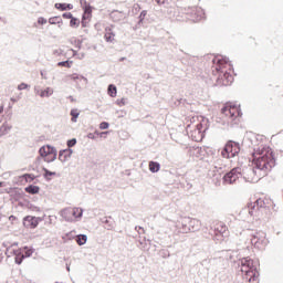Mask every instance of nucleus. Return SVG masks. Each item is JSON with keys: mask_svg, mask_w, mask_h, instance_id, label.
Returning <instances> with one entry per match:
<instances>
[{"mask_svg": "<svg viewBox=\"0 0 283 283\" xmlns=\"http://www.w3.org/2000/svg\"><path fill=\"white\" fill-rule=\"evenodd\" d=\"M145 17H147V10H144V11L140 12V14H139V21H140V22L145 21Z\"/></svg>", "mask_w": 283, "mask_h": 283, "instance_id": "473e14b6", "label": "nucleus"}, {"mask_svg": "<svg viewBox=\"0 0 283 283\" xmlns=\"http://www.w3.org/2000/svg\"><path fill=\"white\" fill-rule=\"evenodd\" d=\"M57 65L59 67H72V62L70 61L59 62Z\"/></svg>", "mask_w": 283, "mask_h": 283, "instance_id": "7c9ffc66", "label": "nucleus"}, {"mask_svg": "<svg viewBox=\"0 0 283 283\" xmlns=\"http://www.w3.org/2000/svg\"><path fill=\"white\" fill-rule=\"evenodd\" d=\"M251 244L254 249H259V251H264L266 249V244H269V239H266V233L259 231L251 238Z\"/></svg>", "mask_w": 283, "mask_h": 283, "instance_id": "39448f33", "label": "nucleus"}, {"mask_svg": "<svg viewBox=\"0 0 283 283\" xmlns=\"http://www.w3.org/2000/svg\"><path fill=\"white\" fill-rule=\"evenodd\" d=\"M39 222H41V218L39 217L27 216L23 218V227L25 229H36Z\"/></svg>", "mask_w": 283, "mask_h": 283, "instance_id": "4468645a", "label": "nucleus"}, {"mask_svg": "<svg viewBox=\"0 0 283 283\" xmlns=\"http://www.w3.org/2000/svg\"><path fill=\"white\" fill-rule=\"evenodd\" d=\"M69 78H71V81H76V78H78V75L72 74L69 76Z\"/></svg>", "mask_w": 283, "mask_h": 283, "instance_id": "4c0bfd02", "label": "nucleus"}, {"mask_svg": "<svg viewBox=\"0 0 283 283\" xmlns=\"http://www.w3.org/2000/svg\"><path fill=\"white\" fill-rule=\"evenodd\" d=\"M63 218L69 222L76 220V218H81L83 216V210L81 208H66L62 211Z\"/></svg>", "mask_w": 283, "mask_h": 283, "instance_id": "1a4fd4ad", "label": "nucleus"}, {"mask_svg": "<svg viewBox=\"0 0 283 283\" xmlns=\"http://www.w3.org/2000/svg\"><path fill=\"white\" fill-rule=\"evenodd\" d=\"M55 9L61 10L64 12V10H74V4L70 3H55Z\"/></svg>", "mask_w": 283, "mask_h": 283, "instance_id": "a211bd4d", "label": "nucleus"}, {"mask_svg": "<svg viewBox=\"0 0 283 283\" xmlns=\"http://www.w3.org/2000/svg\"><path fill=\"white\" fill-rule=\"evenodd\" d=\"M76 242L80 247H83V244H85V242H87V235H85V234L77 235Z\"/></svg>", "mask_w": 283, "mask_h": 283, "instance_id": "393cba45", "label": "nucleus"}, {"mask_svg": "<svg viewBox=\"0 0 283 283\" xmlns=\"http://www.w3.org/2000/svg\"><path fill=\"white\" fill-rule=\"evenodd\" d=\"M256 207L261 210L262 216H264V211H269V209H273V200L271 198H259L255 200Z\"/></svg>", "mask_w": 283, "mask_h": 283, "instance_id": "9b49d317", "label": "nucleus"}, {"mask_svg": "<svg viewBox=\"0 0 283 283\" xmlns=\"http://www.w3.org/2000/svg\"><path fill=\"white\" fill-rule=\"evenodd\" d=\"M84 13L82 15V28H87V25H90V21H92V12H93V9H92V6L90 4H85L84 8Z\"/></svg>", "mask_w": 283, "mask_h": 283, "instance_id": "ddd939ff", "label": "nucleus"}, {"mask_svg": "<svg viewBox=\"0 0 283 283\" xmlns=\"http://www.w3.org/2000/svg\"><path fill=\"white\" fill-rule=\"evenodd\" d=\"M189 227H190V231H198L200 229V220L190 219Z\"/></svg>", "mask_w": 283, "mask_h": 283, "instance_id": "aec40b11", "label": "nucleus"}, {"mask_svg": "<svg viewBox=\"0 0 283 283\" xmlns=\"http://www.w3.org/2000/svg\"><path fill=\"white\" fill-rule=\"evenodd\" d=\"M209 120L205 116H195L190 119V125L187 126V129H190V138L195 143H200L205 138V132H207V125Z\"/></svg>", "mask_w": 283, "mask_h": 283, "instance_id": "7ed1b4c3", "label": "nucleus"}, {"mask_svg": "<svg viewBox=\"0 0 283 283\" xmlns=\"http://www.w3.org/2000/svg\"><path fill=\"white\" fill-rule=\"evenodd\" d=\"M247 209H248L249 216H251V218H253L254 220H260V218H262V211L260 210L256 201L248 202Z\"/></svg>", "mask_w": 283, "mask_h": 283, "instance_id": "f8f14e48", "label": "nucleus"}, {"mask_svg": "<svg viewBox=\"0 0 283 283\" xmlns=\"http://www.w3.org/2000/svg\"><path fill=\"white\" fill-rule=\"evenodd\" d=\"M0 187H1V184H0Z\"/></svg>", "mask_w": 283, "mask_h": 283, "instance_id": "c03bdc74", "label": "nucleus"}, {"mask_svg": "<svg viewBox=\"0 0 283 283\" xmlns=\"http://www.w3.org/2000/svg\"><path fill=\"white\" fill-rule=\"evenodd\" d=\"M240 154V144L235 142H228L221 151L222 158H235Z\"/></svg>", "mask_w": 283, "mask_h": 283, "instance_id": "423d86ee", "label": "nucleus"}, {"mask_svg": "<svg viewBox=\"0 0 283 283\" xmlns=\"http://www.w3.org/2000/svg\"><path fill=\"white\" fill-rule=\"evenodd\" d=\"M242 175V169L237 167L233 168L231 171H229L228 174H226L223 176V182L224 185H233V182H235L240 176Z\"/></svg>", "mask_w": 283, "mask_h": 283, "instance_id": "9d476101", "label": "nucleus"}, {"mask_svg": "<svg viewBox=\"0 0 283 283\" xmlns=\"http://www.w3.org/2000/svg\"><path fill=\"white\" fill-rule=\"evenodd\" d=\"M19 251H21L24 254V258H30L32 253H34V250L29 249L27 247L23 249H20Z\"/></svg>", "mask_w": 283, "mask_h": 283, "instance_id": "a878e982", "label": "nucleus"}, {"mask_svg": "<svg viewBox=\"0 0 283 283\" xmlns=\"http://www.w3.org/2000/svg\"><path fill=\"white\" fill-rule=\"evenodd\" d=\"M241 273L245 283H255L260 277L255 261L249 258L241 260Z\"/></svg>", "mask_w": 283, "mask_h": 283, "instance_id": "20e7f679", "label": "nucleus"}, {"mask_svg": "<svg viewBox=\"0 0 283 283\" xmlns=\"http://www.w3.org/2000/svg\"><path fill=\"white\" fill-rule=\"evenodd\" d=\"M231 63L224 57H214L212 74L216 76L217 85L229 86L233 83V74H231Z\"/></svg>", "mask_w": 283, "mask_h": 283, "instance_id": "f03ea898", "label": "nucleus"}, {"mask_svg": "<svg viewBox=\"0 0 283 283\" xmlns=\"http://www.w3.org/2000/svg\"><path fill=\"white\" fill-rule=\"evenodd\" d=\"M46 174H49V176H52V172H50V171H48V170H46Z\"/></svg>", "mask_w": 283, "mask_h": 283, "instance_id": "79ce46f5", "label": "nucleus"}, {"mask_svg": "<svg viewBox=\"0 0 283 283\" xmlns=\"http://www.w3.org/2000/svg\"><path fill=\"white\" fill-rule=\"evenodd\" d=\"M166 0H156V2L161 6L163 3H165Z\"/></svg>", "mask_w": 283, "mask_h": 283, "instance_id": "58836bf2", "label": "nucleus"}, {"mask_svg": "<svg viewBox=\"0 0 283 283\" xmlns=\"http://www.w3.org/2000/svg\"><path fill=\"white\" fill-rule=\"evenodd\" d=\"M214 232L216 235H222V238H224V234L228 235L229 233V229L227 228V226L222 222H217L216 227H214Z\"/></svg>", "mask_w": 283, "mask_h": 283, "instance_id": "2eb2a0df", "label": "nucleus"}, {"mask_svg": "<svg viewBox=\"0 0 283 283\" xmlns=\"http://www.w3.org/2000/svg\"><path fill=\"white\" fill-rule=\"evenodd\" d=\"M78 25H81V20H78L77 18L71 19V21H70L71 28H78Z\"/></svg>", "mask_w": 283, "mask_h": 283, "instance_id": "c85d7f7f", "label": "nucleus"}, {"mask_svg": "<svg viewBox=\"0 0 283 283\" xmlns=\"http://www.w3.org/2000/svg\"><path fill=\"white\" fill-rule=\"evenodd\" d=\"M11 101H13V103H15V102H17V99H14V98H11Z\"/></svg>", "mask_w": 283, "mask_h": 283, "instance_id": "37998d69", "label": "nucleus"}, {"mask_svg": "<svg viewBox=\"0 0 283 283\" xmlns=\"http://www.w3.org/2000/svg\"><path fill=\"white\" fill-rule=\"evenodd\" d=\"M76 145V139H71L67 142V147H74Z\"/></svg>", "mask_w": 283, "mask_h": 283, "instance_id": "e433bc0d", "label": "nucleus"}, {"mask_svg": "<svg viewBox=\"0 0 283 283\" xmlns=\"http://www.w3.org/2000/svg\"><path fill=\"white\" fill-rule=\"evenodd\" d=\"M108 94L112 96V98H116L117 91L115 85L111 84L108 86Z\"/></svg>", "mask_w": 283, "mask_h": 283, "instance_id": "cd10ccee", "label": "nucleus"}, {"mask_svg": "<svg viewBox=\"0 0 283 283\" xmlns=\"http://www.w3.org/2000/svg\"><path fill=\"white\" fill-rule=\"evenodd\" d=\"M39 154L45 163H54L56 160V149L50 145L42 146Z\"/></svg>", "mask_w": 283, "mask_h": 283, "instance_id": "0eeeda50", "label": "nucleus"}, {"mask_svg": "<svg viewBox=\"0 0 283 283\" xmlns=\"http://www.w3.org/2000/svg\"><path fill=\"white\" fill-rule=\"evenodd\" d=\"M18 90H20V91L28 90V84L21 83V84L18 86Z\"/></svg>", "mask_w": 283, "mask_h": 283, "instance_id": "c9c22d12", "label": "nucleus"}, {"mask_svg": "<svg viewBox=\"0 0 283 283\" xmlns=\"http://www.w3.org/2000/svg\"><path fill=\"white\" fill-rule=\"evenodd\" d=\"M52 94H54V91L52 88H50V87H46L45 90L40 91L41 98H45L48 96H52Z\"/></svg>", "mask_w": 283, "mask_h": 283, "instance_id": "4be33fe9", "label": "nucleus"}, {"mask_svg": "<svg viewBox=\"0 0 283 283\" xmlns=\"http://www.w3.org/2000/svg\"><path fill=\"white\" fill-rule=\"evenodd\" d=\"M38 23H39V25H45V23H48V20L45 18L41 17L38 19Z\"/></svg>", "mask_w": 283, "mask_h": 283, "instance_id": "72a5a7b5", "label": "nucleus"}, {"mask_svg": "<svg viewBox=\"0 0 283 283\" xmlns=\"http://www.w3.org/2000/svg\"><path fill=\"white\" fill-rule=\"evenodd\" d=\"M80 114L81 113H78V109H72L71 111V116H72L71 120H72V123H76V118H78Z\"/></svg>", "mask_w": 283, "mask_h": 283, "instance_id": "c756f323", "label": "nucleus"}, {"mask_svg": "<svg viewBox=\"0 0 283 283\" xmlns=\"http://www.w3.org/2000/svg\"><path fill=\"white\" fill-rule=\"evenodd\" d=\"M3 113V105L0 106V114Z\"/></svg>", "mask_w": 283, "mask_h": 283, "instance_id": "ea45409f", "label": "nucleus"}, {"mask_svg": "<svg viewBox=\"0 0 283 283\" xmlns=\"http://www.w3.org/2000/svg\"><path fill=\"white\" fill-rule=\"evenodd\" d=\"M14 260H15V264H21L23 262V260H25V254L23 252H21L20 250H17L14 252Z\"/></svg>", "mask_w": 283, "mask_h": 283, "instance_id": "412c9836", "label": "nucleus"}, {"mask_svg": "<svg viewBox=\"0 0 283 283\" xmlns=\"http://www.w3.org/2000/svg\"><path fill=\"white\" fill-rule=\"evenodd\" d=\"M116 36V34H114V31H112L111 28H106L105 29V34H104V39L107 43H114V38Z\"/></svg>", "mask_w": 283, "mask_h": 283, "instance_id": "f3484780", "label": "nucleus"}, {"mask_svg": "<svg viewBox=\"0 0 283 283\" xmlns=\"http://www.w3.org/2000/svg\"><path fill=\"white\" fill-rule=\"evenodd\" d=\"M103 134H109V132H104V133L101 134V136H103Z\"/></svg>", "mask_w": 283, "mask_h": 283, "instance_id": "a19ab883", "label": "nucleus"}, {"mask_svg": "<svg viewBox=\"0 0 283 283\" xmlns=\"http://www.w3.org/2000/svg\"><path fill=\"white\" fill-rule=\"evenodd\" d=\"M109 128V123L107 122H102L99 124V129H108Z\"/></svg>", "mask_w": 283, "mask_h": 283, "instance_id": "2f4dec72", "label": "nucleus"}, {"mask_svg": "<svg viewBox=\"0 0 283 283\" xmlns=\"http://www.w3.org/2000/svg\"><path fill=\"white\" fill-rule=\"evenodd\" d=\"M49 23L51 25H56L59 23H63V19H61V17L56 15V17H52L49 19Z\"/></svg>", "mask_w": 283, "mask_h": 283, "instance_id": "b1692460", "label": "nucleus"}, {"mask_svg": "<svg viewBox=\"0 0 283 283\" xmlns=\"http://www.w3.org/2000/svg\"><path fill=\"white\" fill-rule=\"evenodd\" d=\"M252 165L253 169L244 175L248 182H258L265 176H269V171L275 167L273 149L270 147L255 149L252 154Z\"/></svg>", "mask_w": 283, "mask_h": 283, "instance_id": "f257e3e1", "label": "nucleus"}, {"mask_svg": "<svg viewBox=\"0 0 283 283\" xmlns=\"http://www.w3.org/2000/svg\"><path fill=\"white\" fill-rule=\"evenodd\" d=\"M62 17H63V19H73L74 18L71 12L63 13Z\"/></svg>", "mask_w": 283, "mask_h": 283, "instance_id": "f704fd0d", "label": "nucleus"}, {"mask_svg": "<svg viewBox=\"0 0 283 283\" xmlns=\"http://www.w3.org/2000/svg\"><path fill=\"white\" fill-rule=\"evenodd\" d=\"M70 156L71 154L69 153V150H63L59 155V160H61V163H65L70 158Z\"/></svg>", "mask_w": 283, "mask_h": 283, "instance_id": "5701e85b", "label": "nucleus"}, {"mask_svg": "<svg viewBox=\"0 0 283 283\" xmlns=\"http://www.w3.org/2000/svg\"><path fill=\"white\" fill-rule=\"evenodd\" d=\"M12 132V125L8 122H4L0 127V137L8 136Z\"/></svg>", "mask_w": 283, "mask_h": 283, "instance_id": "dca6fc26", "label": "nucleus"}, {"mask_svg": "<svg viewBox=\"0 0 283 283\" xmlns=\"http://www.w3.org/2000/svg\"><path fill=\"white\" fill-rule=\"evenodd\" d=\"M27 193H39V187L38 186H29L25 188Z\"/></svg>", "mask_w": 283, "mask_h": 283, "instance_id": "bb28decb", "label": "nucleus"}, {"mask_svg": "<svg viewBox=\"0 0 283 283\" xmlns=\"http://www.w3.org/2000/svg\"><path fill=\"white\" fill-rule=\"evenodd\" d=\"M148 167L151 174H158V171H160V164L157 161H149Z\"/></svg>", "mask_w": 283, "mask_h": 283, "instance_id": "6ab92c4d", "label": "nucleus"}, {"mask_svg": "<svg viewBox=\"0 0 283 283\" xmlns=\"http://www.w3.org/2000/svg\"><path fill=\"white\" fill-rule=\"evenodd\" d=\"M222 114H224V116H227L231 120H235V118H239V116L241 114L240 113V106L233 105V104H227L222 108Z\"/></svg>", "mask_w": 283, "mask_h": 283, "instance_id": "6e6552de", "label": "nucleus"}]
</instances>
